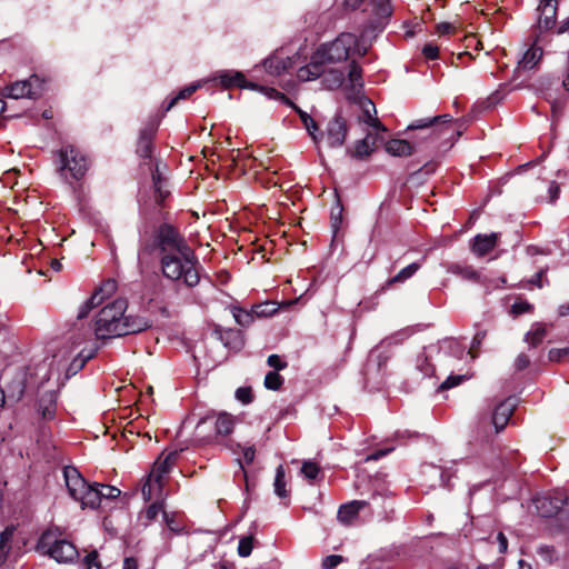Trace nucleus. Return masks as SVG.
<instances>
[{"label": "nucleus", "instance_id": "46", "mask_svg": "<svg viewBox=\"0 0 569 569\" xmlns=\"http://www.w3.org/2000/svg\"><path fill=\"white\" fill-rule=\"evenodd\" d=\"M254 317H268L273 315L277 311L274 303L266 302L261 305H257L253 308Z\"/></svg>", "mask_w": 569, "mask_h": 569}, {"label": "nucleus", "instance_id": "56", "mask_svg": "<svg viewBox=\"0 0 569 569\" xmlns=\"http://www.w3.org/2000/svg\"><path fill=\"white\" fill-rule=\"evenodd\" d=\"M422 53L427 59L435 60L439 56V48L432 43H427L422 48Z\"/></svg>", "mask_w": 569, "mask_h": 569}, {"label": "nucleus", "instance_id": "53", "mask_svg": "<svg viewBox=\"0 0 569 569\" xmlns=\"http://www.w3.org/2000/svg\"><path fill=\"white\" fill-rule=\"evenodd\" d=\"M340 562H342V557L341 556H339V555H330V556H327L322 560V568L323 569H333Z\"/></svg>", "mask_w": 569, "mask_h": 569}, {"label": "nucleus", "instance_id": "49", "mask_svg": "<svg viewBox=\"0 0 569 569\" xmlns=\"http://www.w3.org/2000/svg\"><path fill=\"white\" fill-rule=\"evenodd\" d=\"M450 349L457 358H462L465 355V348L453 339H447L442 342L441 349Z\"/></svg>", "mask_w": 569, "mask_h": 569}, {"label": "nucleus", "instance_id": "2", "mask_svg": "<svg viewBox=\"0 0 569 569\" xmlns=\"http://www.w3.org/2000/svg\"><path fill=\"white\" fill-rule=\"evenodd\" d=\"M127 307V300L119 298L99 311L94 323L97 339L103 340L133 335L151 326L150 321L143 317L126 316Z\"/></svg>", "mask_w": 569, "mask_h": 569}, {"label": "nucleus", "instance_id": "58", "mask_svg": "<svg viewBox=\"0 0 569 569\" xmlns=\"http://www.w3.org/2000/svg\"><path fill=\"white\" fill-rule=\"evenodd\" d=\"M456 31V27L450 22H441L437 24L436 32L440 36L449 34Z\"/></svg>", "mask_w": 569, "mask_h": 569}, {"label": "nucleus", "instance_id": "59", "mask_svg": "<svg viewBox=\"0 0 569 569\" xmlns=\"http://www.w3.org/2000/svg\"><path fill=\"white\" fill-rule=\"evenodd\" d=\"M242 455H243V460L247 465H250L253 462L254 460V457H256V449L253 446H249V447H242Z\"/></svg>", "mask_w": 569, "mask_h": 569}, {"label": "nucleus", "instance_id": "10", "mask_svg": "<svg viewBox=\"0 0 569 569\" xmlns=\"http://www.w3.org/2000/svg\"><path fill=\"white\" fill-rule=\"evenodd\" d=\"M365 0H343V6L348 10H357ZM367 13L376 17L378 27L383 24V20H389L393 12L390 0H369L365 9Z\"/></svg>", "mask_w": 569, "mask_h": 569}, {"label": "nucleus", "instance_id": "54", "mask_svg": "<svg viewBox=\"0 0 569 569\" xmlns=\"http://www.w3.org/2000/svg\"><path fill=\"white\" fill-rule=\"evenodd\" d=\"M236 398L242 403H249L252 401L251 389L247 387L238 388L236 391Z\"/></svg>", "mask_w": 569, "mask_h": 569}, {"label": "nucleus", "instance_id": "23", "mask_svg": "<svg viewBox=\"0 0 569 569\" xmlns=\"http://www.w3.org/2000/svg\"><path fill=\"white\" fill-rule=\"evenodd\" d=\"M447 271L467 281L478 282L480 279L479 272L470 264L451 263Z\"/></svg>", "mask_w": 569, "mask_h": 569}, {"label": "nucleus", "instance_id": "8", "mask_svg": "<svg viewBox=\"0 0 569 569\" xmlns=\"http://www.w3.org/2000/svg\"><path fill=\"white\" fill-rule=\"evenodd\" d=\"M156 240L161 256L174 252L189 254V249H191L186 239L171 224H161L157 230Z\"/></svg>", "mask_w": 569, "mask_h": 569}, {"label": "nucleus", "instance_id": "21", "mask_svg": "<svg viewBox=\"0 0 569 569\" xmlns=\"http://www.w3.org/2000/svg\"><path fill=\"white\" fill-rule=\"evenodd\" d=\"M451 121L452 117L450 114L418 119L408 126V130L433 128L432 133H436L438 132V126L441 124L442 127L439 131L442 132L443 130H448V126L451 123Z\"/></svg>", "mask_w": 569, "mask_h": 569}, {"label": "nucleus", "instance_id": "40", "mask_svg": "<svg viewBox=\"0 0 569 569\" xmlns=\"http://www.w3.org/2000/svg\"><path fill=\"white\" fill-rule=\"evenodd\" d=\"M283 378L277 371H269L264 377V387L269 390H279Z\"/></svg>", "mask_w": 569, "mask_h": 569}, {"label": "nucleus", "instance_id": "31", "mask_svg": "<svg viewBox=\"0 0 569 569\" xmlns=\"http://www.w3.org/2000/svg\"><path fill=\"white\" fill-rule=\"evenodd\" d=\"M348 80L353 89L361 88L363 86L362 69L355 59L349 63Z\"/></svg>", "mask_w": 569, "mask_h": 569}, {"label": "nucleus", "instance_id": "18", "mask_svg": "<svg viewBox=\"0 0 569 569\" xmlns=\"http://www.w3.org/2000/svg\"><path fill=\"white\" fill-rule=\"evenodd\" d=\"M516 406V399L508 398L496 407L492 415V423L497 432H500L507 426Z\"/></svg>", "mask_w": 569, "mask_h": 569}, {"label": "nucleus", "instance_id": "37", "mask_svg": "<svg viewBox=\"0 0 569 569\" xmlns=\"http://www.w3.org/2000/svg\"><path fill=\"white\" fill-rule=\"evenodd\" d=\"M373 143H375V139L371 138L370 134H367V137L365 139L357 142L356 149H355V154L360 158L369 156L373 150V148H372Z\"/></svg>", "mask_w": 569, "mask_h": 569}, {"label": "nucleus", "instance_id": "4", "mask_svg": "<svg viewBox=\"0 0 569 569\" xmlns=\"http://www.w3.org/2000/svg\"><path fill=\"white\" fill-rule=\"evenodd\" d=\"M36 549L40 553L51 557L59 563H71L79 557L76 546L64 539L62 535L56 530L42 532Z\"/></svg>", "mask_w": 569, "mask_h": 569}, {"label": "nucleus", "instance_id": "28", "mask_svg": "<svg viewBox=\"0 0 569 569\" xmlns=\"http://www.w3.org/2000/svg\"><path fill=\"white\" fill-rule=\"evenodd\" d=\"M234 427V418L226 412H221L216 417V431L218 435H229Z\"/></svg>", "mask_w": 569, "mask_h": 569}, {"label": "nucleus", "instance_id": "47", "mask_svg": "<svg viewBox=\"0 0 569 569\" xmlns=\"http://www.w3.org/2000/svg\"><path fill=\"white\" fill-rule=\"evenodd\" d=\"M537 552L545 561L549 563L558 559V553L551 546L542 545L538 548Z\"/></svg>", "mask_w": 569, "mask_h": 569}, {"label": "nucleus", "instance_id": "1", "mask_svg": "<svg viewBox=\"0 0 569 569\" xmlns=\"http://www.w3.org/2000/svg\"><path fill=\"white\" fill-rule=\"evenodd\" d=\"M369 14V22L359 34L341 32L335 40L320 44L312 53L310 62L297 71L300 81H310L319 78L326 72V66L347 61L348 59L363 57L372 46L371 33L380 32L388 20L378 27V20Z\"/></svg>", "mask_w": 569, "mask_h": 569}, {"label": "nucleus", "instance_id": "61", "mask_svg": "<svg viewBox=\"0 0 569 569\" xmlns=\"http://www.w3.org/2000/svg\"><path fill=\"white\" fill-rule=\"evenodd\" d=\"M529 363H530V360H529L528 356H526L525 353H521L517 357L515 366L518 370H522V369L527 368L529 366Z\"/></svg>", "mask_w": 569, "mask_h": 569}, {"label": "nucleus", "instance_id": "39", "mask_svg": "<svg viewBox=\"0 0 569 569\" xmlns=\"http://www.w3.org/2000/svg\"><path fill=\"white\" fill-rule=\"evenodd\" d=\"M96 486L99 496V503L101 502L102 499H114L119 497L121 493V491L113 486L101 485L97 482Z\"/></svg>", "mask_w": 569, "mask_h": 569}, {"label": "nucleus", "instance_id": "32", "mask_svg": "<svg viewBox=\"0 0 569 569\" xmlns=\"http://www.w3.org/2000/svg\"><path fill=\"white\" fill-rule=\"evenodd\" d=\"M232 315L236 322L242 327H248L249 325L252 323L254 319L253 309L251 311H248L239 307H233Z\"/></svg>", "mask_w": 569, "mask_h": 569}, {"label": "nucleus", "instance_id": "52", "mask_svg": "<svg viewBox=\"0 0 569 569\" xmlns=\"http://www.w3.org/2000/svg\"><path fill=\"white\" fill-rule=\"evenodd\" d=\"M268 366L272 367L274 371L287 368V362L283 361L278 355H270L267 359Z\"/></svg>", "mask_w": 569, "mask_h": 569}, {"label": "nucleus", "instance_id": "64", "mask_svg": "<svg viewBox=\"0 0 569 569\" xmlns=\"http://www.w3.org/2000/svg\"><path fill=\"white\" fill-rule=\"evenodd\" d=\"M138 562L134 558H126L123 560V567L122 569H137Z\"/></svg>", "mask_w": 569, "mask_h": 569}, {"label": "nucleus", "instance_id": "63", "mask_svg": "<svg viewBox=\"0 0 569 569\" xmlns=\"http://www.w3.org/2000/svg\"><path fill=\"white\" fill-rule=\"evenodd\" d=\"M163 519L171 531L178 532L180 530V526L167 512H163Z\"/></svg>", "mask_w": 569, "mask_h": 569}, {"label": "nucleus", "instance_id": "14", "mask_svg": "<svg viewBox=\"0 0 569 569\" xmlns=\"http://www.w3.org/2000/svg\"><path fill=\"white\" fill-rule=\"evenodd\" d=\"M568 498L562 496H540L535 498L533 503L541 517H552L558 513L560 509L567 503Z\"/></svg>", "mask_w": 569, "mask_h": 569}, {"label": "nucleus", "instance_id": "19", "mask_svg": "<svg viewBox=\"0 0 569 569\" xmlns=\"http://www.w3.org/2000/svg\"><path fill=\"white\" fill-rule=\"evenodd\" d=\"M213 80L218 81L223 88L229 89L232 87L239 88H254V84H249L240 71L220 70L213 76Z\"/></svg>", "mask_w": 569, "mask_h": 569}, {"label": "nucleus", "instance_id": "44", "mask_svg": "<svg viewBox=\"0 0 569 569\" xmlns=\"http://www.w3.org/2000/svg\"><path fill=\"white\" fill-rule=\"evenodd\" d=\"M416 366L423 376H430L433 373V367L429 363L426 352H422L417 357Z\"/></svg>", "mask_w": 569, "mask_h": 569}, {"label": "nucleus", "instance_id": "60", "mask_svg": "<svg viewBox=\"0 0 569 569\" xmlns=\"http://www.w3.org/2000/svg\"><path fill=\"white\" fill-rule=\"evenodd\" d=\"M393 449L392 448H388V449H385V450H377L375 452H372L371 455H369L367 458H366V461H376V460H379L380 458L387 456L389 452H391Z\"/></svg>", "mask_w": 569, "mask_h": 569}, {"label": "nucleus", "instance_id": "42", "mask_svg": "<svg viewBox=\"0 0 569 569\" xmlns=\"http://www.w3.org/2000/svg\"><path fill=\"white\" fill-rule=\"evenodd\" d=\"M200 87L199 83H192V84H189L188 87H186L184 89L180 90L179 93L170 100V102L168 103V106L166 107V110H170L176 103L178 100H181V99H186L188 97H190L193 92L197 91V89Z\"/></svg>", "mask_w": 569, "mask_h": 569}, {"label": "nucleus", "instance_id": "5", "mask_svg": "<svg viewBox=\"0 0 569 569\" xmlns=\"http://www.w3.org/2000/svg\"><path fill=\"white\" fill-rule=\"evenodd\" d=\"M63 478L69 496L78 501L82 509H96L99 507L96 482H87L79 470L71 466L63 468Z\"/></svg>", "mask_w": 569, "mask_h": 569}, {"label": "nucleus", "instance_id": "9", "mask_svg": "<svg viewBox=\"0 0 569 569\" xmlns=\"http://www.w3.org/2000/svg\"><path fill=\"white\" fill-rule=\"evenodd\" d=\"M177 457L178 452L171 451L167 453L163 459L160 458L154 462L152 470L142 487V496L146 500H150L152 498V490L154 486L158 488L161 487L162 478L170 471L177 460Z\"/></svg>", "mask_w": 569, "mask_h": 569}, {"label": "nucleus", "instance_id": "45", "mask_svg": "<svg viewBox=\"0 0 569 569\" xmlns=\"http://www.w3.org/2000/svg\"><path fill=\"white\" fill-rule=\"evenodd\" d=\"M81 569H102L96 550L89 552L82 560Z\"/></svg>", "mask_w": 569, "mask_h": 569}, {"label": "nucleus", "instance_id": "27", "mask_svg": "<svg viewBox=\"0 0 569 569\" xmlns=\"http://www.w3.org/2000/svg\"><path fill=\"white\" fill-rule=\"evenodd\" d=\"M547 329L543 323H533L530 331L525 336V341L532 348L540 345L546 337Z\"/></svg>", "mask_w": 569, "mask_h": 569}, {"label": "nucleus", "instance_id": "17", "mask_svg": "<svg viewBox=\"0 0 569 569\" xmlns=\"http://www.w3.org/2000/svg\"><path fill=\"white\" fill-rule=\"evenodd\" d=\"M498 239L499 233L496 232L490 234L478 233L473 237L470 249L476 257L482 258L496 248Z\"/></svg>", "mask_w": 569, "mask_h": 569}, {"label": "nucleus", "instance_id": "38", "mask_svg": "<svg viewBox=\"0 0 569 569\" xmlns=\"http://www.w3.org/2000/svg\"><path fill=\"white\" fill-rule=\"evenodd\" d=\"M102 303V298H99V292H94L79 309L78 319L86 318L89 312L97 306Z\"/></svg>", "mask_w": 569, "mask_h": 569}, {"label": "nucleus", "instance_id": "6", "mask_svg": "<svg viewBox=\"0 0 569 569\" xmlns=\"http://www.w3.org/2000/svg\"><path fill=\"white\" fill-rule=\"evenodd\" d=\"M60 167L59 171L67 178V173L74 180L81 179L89 167V162L84 154H82L73 146H67L59 151Z\"/></svg>", "mask_w": 569, "mask_h": 569}, {"label": "nucleus", "instance_id": "43", "mask_svg": "<svg viewBox=\"0 0 569 569\" xmlns=\"http://www.w3.org/2000/svg\"><path fill=\"white\" fill-rule=\"evenodd\" d=\"M252 548H253V537L252 536L242 537L239 540L238 555L243 558L249 557L252 552Z\"/></svg>", "mask_w": 569, "mask_h": 569}, {"label": "nucleus", "instance_id": "50", "mask_svg": "<svg viewBox=\"0 0 569 569\" xmlns=\"http://www.w3.org/2000/svg\"><path fill=\"white\" fill-rule=\"evenodd\" d=\"M465 379H467V376L465 375H450L441 385V390H447L450 388H453L458 385H460Z\"/></svg>", "mask_w": 569, "mask_h": 569}, {"label": "nucleus", "instance_id": "36", "mask_svg": "<svg viewBox=\"0 0 569 569\" xmlns=\"http://www.w3.org/2000/svg\"><path fill=\"white\" fill-rule=\"evenodd\" d=\"M419 269L420 264L418 262H412L409 266L401 269L393 278H391L390 283L403 282L407 279L411 278Z\"/></svg>", "mask_w": 569, "mask_h": 569}, {"label": "nucleus", "instance_id": "57", "mask_svg": "<svg viewBox=\"0 0 569 569\" xmlns=\"http://www.w3.org/2000/svg\"><path fill=\"white\" fill-rule=\"evenodd\" d=\"M336 210L337 211L332 210L331 212V226L335 232L338 230L342 220V208L340 204L337 206Z\"/></svg>", "mask_w": 569, "mask_h": 569}, {"label": "nucleus", "instance_id": "20", "mask_svg": "<svg viewBox=\"0 0 569 569\" xmlns=\"http://www.w3.org/2000/svg\"><path fill=\"white\" fill-rule=\"evenodd\" d=\"M368 506L369 502L366 500H352L339 507L337 518L341 523L350 525L357 519L359 512Z\"/></svg>", "mask_w": 569, "mask_h": 569}, {"label": "nucleus", "instance_id": "26", "mask_svg": "<svg viewBox=\"0 0 569 569\" xmlns=\"http://www.w3.org/2000/svg\"><path fill=\"white\" fill-rule=\"evenodd\" d=\"M153 129H144L140 132L137 152L142 158H149L152 151Z\"/></svg>", "mask_w": 569, "mask_h": 569}, {"label": "nucleus", "instance_id": "22", "mask_svg": "<svg viewBox=\"0 0 569 569\" xmlns=\"http://www.w3.org/2000/svg\"><path fill=\"white\" fill-rule=\"evenodd\" d=\"M360 106L362 109V116L360 117L361 121H363L368 126L375 128L376 130L385 131L386 128L382 126V123L376 117L377 110H376V106L373 104V102L369 99H361Z\"/></svg>", "mask_w": 569, "mask_h": 569}, {"label": "nucleus", "instance_id": "55", "mask_svg": "<svg viewBox=\"0 0 569 569\" xmlns=\"http://www.w3.org/2000/svg\"><path fill=\"white\" fill-rule=\"evenodd\" d=\"M531 308H532L531 305L528 303L527 301H516L511 306V312L513 315L518 316V315H522V313L530 311Z\"/></svg>", "mask_w": 569, "mask_h": 569}, {"label": "nucleus", "instance_id": "48", "mask_svg": "<svg viewBox=\"0 0 569 569\" xmlns=\"http://www.w3.org/2000/svg\"><path fill=\"white\" fill-rule=\"evenodd\" d=\"M117 290V282L113 279H108L102 283V286L96 291L99 292V298L102 300L109 296H111Z\"/></svg>", "mask_w": 569, "mask_h": 569}, {"label": "nucleus", "instance_id": "25", "mask_svg": "<svg viewBox=\"0 0 569 569\" xmlns=\"http://www.w3.org/2000/svg\"><path fill=\"white\" fill-rule=\"evenodd\" d=\"M386 150L388 153L396 157H405L412 153V146L402 139H392L387 142Z\"/></svg>", "mask_w": 569, "mask_h": 569}, {"label": "nucleus", "instance_id": "34", "mask_svg": "<svg viewBox=\"0 0 569 569\" xmlns=\"http://www.w3.org/2000/svg\"><path fill=\"white\" fill-rule=\"evenodd\" d=\"M26 383L24 380L19 377L14 379L8 387V397L19 401L24 395Z\"/></svg>", "mask_w": 569, "mask_h": 569}, {"label": "nucleus", "instance_id": "12", "mask_svg": "<svg viewBox=\"0 0 569 569\" xmlns=\"http://www.w3.org/2000/svg\"><path fill=\"white\" fill-rule=\"evenodd\" d=\"M295 66L296 59L284 56L283 52H276L263 61V68L270 76H280L292 70Z\"/></svg>", "mask_w": 569, "mask_h": 569}, {"label": "nucleus", "instance_id": "3", "mask_svg": "<svg viewBox=\"0 0 569 569\" xmlns=\"http://www.w3.org/2000/svg\"><path fill=\"white\" fill-rule=\"evenodd\" d=\"M161 269L166 278L171 280H183L188 287L199 283L197 270L198 260L192 249L187 253H164L161 256Z\"/></svg>", "mask_w": 569, "mask_h": 569}, {"label": "nucleus", "instance_id": "7", "mask_svg": "<svg viewBox=\"0 0 569 569\" xmlns=\"http://www.w3.org/2000/svg\"><path fill=\"white\" fill-rule=\"evenodd\" d=\"M46 90V81L38 74L26 80L16 81L2 89V96L12 99H38Z\"/></svg>", "mask_w": 569, "mask_h": 569}, {"label": "nucleus", "instance_id": "33", "mask_svg": "<svg viewBox=\"0 0 569 569\" xmlns=\"http://www.w3.org/2000/svg\"><path fill=\"white\" fill-rule=\"evenodd\" d=\"M162 513L166 512L163 510V506L162 503H152L150 505L147 510L140 516V520L142 521V525L143 526H148L151 521H153L159 513Z\"/></svg>", "mask_w": 569, "mask_h": 569}, {"label": "nucleus", "instance_id": "35", "mask_svg": "<svg viewBox=\"0 0 569 569\" xmlns=\"http://www.w3.org/2000/svg\"><path fill=\"white\" fill-rule=\"evenodd\" d=\"M300 473L305 479L313 481L320 473V467L316 462L307 460L302 462Z\"/></svg>", "mask_w": 569, "mask_h": 569}, {"label": "nucleus", "instance_id": "62", "mask_svg": "<svg viewBox=\"0 0 569 569\" xmlns=\"http://www.w3.org/2000/svg\"><path fill=\"white\" fill-rule=\"evenodd\" d=\"M497 541H498V545H499V552L500 553H505L507 551V549H508L507 537L502 532H499L498 536H497Z\"/></svg>", "mask_w": 569, "mask_h": 569}, {"label": "nucleus", "instance_id": "11", "mask_svg": "<svg viewBox=\"0 0 569 569\" xmlns=\"http://www.w3.org/2000/svg\"><path fill=\"white\" fill-rule=\"evenodd\" d=\"M558 0H540L537 8V31L535 34L541 37L542 32L551 30L556 24Z\"/></svg>", "mask_w": 569, "mask_h": 569}, {"label": "nucleus", "instance_id": "41", "mask_svg": "<svg viewBox=\"0 0 569 569\" xmlns=\"http://www.w3.org/2000/svg\"><path fill=\"white\" fill-rule=\"evenodd\" d=\"M325 81L329 89L339 88L345 81V73L340 70H330Z\"/></svg>", "mask_w": 569, "mask_h": 569}, {"label": "nucleus", "instance_id": "13", "mask_svg": "<svg viewBox=\"0 0 569 569\" xmlns=\"http://www.w3.org/2000/svg\"><path fill=\"white\" fill-rule=\"evenodd\" d=\"M347 126L341 117H335L326 129V141L330 148H339L345 143Z\"/></svg>", "mask_w": 569, "mask_h": 569}, {"label": "nucleus", "instance_id": "51", "mask_svg": "<svg viewBox=\"0 0 569 569\" xmlns=\"http://www.w3.org/2000/svg\"><path fill=\"white\" fill-rule=\"evenodd\" d=\"M551 361L569 360V348H555L549 351Z\"/></svg>", "mask_w": 569, "mask_h": 569}, {"label": "nucleus", "instance_id": "30", "mask_svg": "<svg viewBox=\"0 0 569 569\" xmlns=\"http://www.w3.org/2000/svg\"><path fill=\"white\" fill-rule=\"evenodd\" d=\"M286 472L282 465L278 466L276 469V477H274V493L279 498H286L288 496V491L286 489Z\"/></svg>", "mask_w": 569, "mask_h": 569}, {"label": "nucleus", "instance_id": "24", "mask_svg": "<svg viewBox=\"0 0 569 569\" xmlns=\"http://www.w3.org/2000/svg\"><path fill=\"white\" fill-rule=\"evenodd\" d=\"M14 532L16 527L9 526L0 533V563H3L8 559L12 548Z\"/></svg>", "mask_w": 569, "mask_h": 569}, {"label": "nucleus", "instance_id": "29", "mask_svg": "<svg viewBox=\"0 0 569 569\" xmlns=\"http://www.w3.org/2000/svg\"><path fill=\"white\" fill-rule=\"evenodd\" d=\"M300 119L306 127L308 133L312 138L313 142L316 143L317 148L319 149L320 143V137L317 134L318 127L315 120L305 111L299 110Z\"/></svg>", "mask_w": 569, "mask_h": 569}, {"label": "nucleus", "instance_id": "15", "mask_svg": "<svg viewBox=\"0 0 569 569\" xmlns=\"http://www.w3.org/2000/svg\"><path fill=\"white\" fill-rule=\"evenodd\" d=\"M542 41V38L539 34H535V42L523 52L521 59L518 61L519 70H532L540 62L543 50L539 43Z\"/></svg>", "mask_w": 569, "mask_h": 569}, {"label": "nucleus", "instance_id": "16", "mask_svg": "<svg viewBox=\"0 0 569 569\" xmlns=\"http://www.w3.org/2000/svg\"><path fill=\"white\" fill-rule=\"evenodd\" d=\"M57 391L50 390L41 393L37 401V412L44 421H51L56 417L57 412Z\"/></svg>", "mask_w": 569, "mask_h": 569}]
</instances>
